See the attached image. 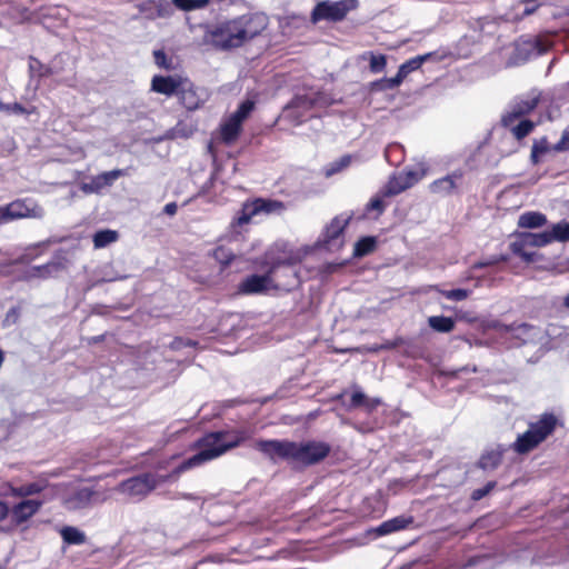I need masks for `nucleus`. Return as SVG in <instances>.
Segmentation results:
<instances>
[{
	"mask_svg": "<svg viewBox=\"0 0 569 569\" xmlns=\"http://www.w3.org/2000/svg\"><path fill=\"white\" fill-rule=\"evenodd\" d=\"M506 128L510 129L513 136L520 140L528 136L532 129L535 128V122L528 119L520 118L516 122H513L511 126H505Z\"/></svg>",
	"mask_w": 569,
	"mask_h": 569,
	"instance_id": "obj_35",
	"label": "nucleus"
},
{
	"mask_svg": "<svg viewBox=\"0 0 569 569\" xmlns=\"http://www.w3.org/2000/svg\"><path fill=\"white\" fill-rule=\"evenodd\" d=\"M253 108H254L253 101L244 100L239 104L238 109L230 116L232 118H234L236 120H239V122L242 123L249 117V114L252 112Z\"/></svg>",
	"mask_w": 569,
	"mask_h": 569,
	"instance_id": "obj_43",
	"label": "nucleus"
},
{
	"mask_svg": "<svg viewBox=\"0 0 569 569\" xmlns=\"http://www.w3.org/2000/svg\"><path fill=\"white\" fill-rule=\"evenodd\" d=\"M197 345V341L194 340H191V339H184V338H176L170 347L171 349L173 350H181L186 347H194Z\"/></svg>",
	"mask_w": 569,
	"mask_h": 569,
	"instance_id": "obj_54",
	"label": "nucleus"
},
{
	"mask_svg": "<svg viewBox=\"0 0 569 569\" xmlns=\"http://www.w3.org/2000/svg\"><path fill=\"white\" fill-rule=\"evenodd\" d=\"M212 257L214 258L216 261H218L222 267H227L229 266L236 254L234 252L229 249L228 247H224V246H219L217 248L213 249L212 251Z\"/></svg>",
	"mask_w": 569,
	"mask_h": 569,
	"instance_id": "obj_38",
	"label": "nucleus"
},
{
	"mask_svg": "<svg viewBox=\"0 0 569 569\" xmlns=\"http://www.w3.org/2000/svg\"><path fill=\"white\" fill-rule=\"evenodd\" d=\"M385 202L380 196H376L366 204L363 213L360 218L366 217L369 212L376 211L377 216H380L385 211Z\"/></svg>",
	"mask_w": 569,
	"mask_h": 569,
	"instance_id": "obj_44",
	"label": "nucleus"
},
{
	"mask_svg": "<svg viewBox=\"0 0 569 569\" xmlns=\"http://www.w3.org/2000/svg\"><path fill=\"white\" fill-rule=\"evenodd\" d=\"M552 148L550 147L547 138H541L540 140H536L531 148V162L533 164H537L540 161V157L548 151H550Z\"/></svg>",
	"mask_w": 569,
	"mask_h": 569,
	"instance_id": "obj_40",
	"label": "nucleus"
},
{
	"mask_svg": "<svg viewBox=\"0 0 569 569\" xmlns=\"http://www.w3.org/2000/svg\"><path fill=\"white\" fill-rule=\"evenodd\" d=\"M18 316H19V309L17 307H12L8 310L6 320L7 321H9V320L16 321Z\"/></svg>",
	"mask_w": 569,
	"mask_h": 569,
	"instance_id": "obj_62",
	"label": "nucleus"
},
{
	"mask_svg": "<svg viewBox=\"0 0 569 569\" xmlns=\"http://www.w3.org/2000/svg\"><path fill=\"white\" fill-rule=\"evenodd\" d=\"M276 266H272L264 274H250L246 277L239 284V291L243 295L263 293L269 290L272 284V273Z\"/></svg>",
	"mask_w": 569,
	"mask_h": 569,
	"instance_id": "obj_14",
	"label": "nucleus"
},
{
	"mask_svg": "<svg viewBox=\"0 0 569 569\" xmlns=\"http://www.w3.org/2000/svg\"><path fill=\"white\" fill-rule=\"evenodd\" d=\"M10 221L23 218L40 219L44 210L33 199H18L4 206Z\"/></svg>",
	"mask_w": 569,
	"mask_h": 569,
	"instance_id": "obj_13",
	"label": "nucleus"
},
{
	"mask_svg": "<svg viewBox=\"0 0 569 569\" xmlns=\"http://www.w3.org/2000/svg\"><path fill=\"white\" fill-rule=\"evenodd\" d=\"M496 481H488L483 487L475 489L471 493V499L475 501L481 500L496 487Z\"/></svg>",
	"mask_w": 569,
	"mask_h": 569,
	"instance_id": "obj_51",
	"label": "nucleus"
},
{
	"mask_svg": "<svg viewBox=\"0 0 569 569\" xmlns=\"http://www.w3.org/2000/svg\"><path fill=\"white\" fill-rule=\"evenodd\" d=\"M350 163H351V157L343 156L340 159L335 160L326 166L325 176L328 178L332 177V176L341 172L347 167H349Z\"/></svg>",
	"mask_w": 569,
	"mask_h": 569,
	"instance_id": "obj_41",
	"label": "nucleus"
},
{
	"mask_svg": "<svg viewBox=\"0 0 569 569\" xmlns=\"http://www.w3.org/2000/svg\"><path fill=\"white\" fill-rule=\"evenodd\" d=\"M118 239V232L110 229L99 230L93 234L94 248H104Z\"/></svg>",
	"mask_w": 569,
	"mask_h": 569,
	"instance_id": "obj_36",
	"label": "nucleus"
},
{
	"mask_svg": "<svg viewBox=\"0 0 569 569\" xmlns=\"http://www.w3.org/2000/svg\"><path fill=\"white\" fill-rule=\"evenodd\" d=\"M81 189L86 193H99V190L94 184L93 178L90 180V182L83 183Z\"/></svg>",
	"mask_w": 569,
	"mask_h": 569,
	"instance_id": "obj_57",
	"label": "nucleus"
},
{
	"mask_svg": "<svg viewBox=\"0 0 569 569\" xmlns=\"http://www.w3.org/2000/svg\"><path fill=\"white\" fill-rule=\"evenodd\" d=\"M538 7L539 4L536 2V0H526L522 16L526 17L532 14L538 9Z\"/></svg>",
	"mask_w": 569,
	"mask_h": 569,
	"instance_id": "obj_55",
	"label": "nucleus"
},
{
	"mask_svg": "<svg viewBox=\"0 0 569 569\" xmlns=\"http://www.w3.org/2000/svg\"><path fill=\"white\" fill-rule=\"evenodd\" d=\"M377 246V240L375 237L367 236L360 238L356 243L353 248V256L355 257H365L372 252Z\"/></svg>",
	"mask_w": 569,
	"mask_h": 569,
	"instance_id": "obj_34",
	"label": "nucleus"
},
{
	"mask_svg": "<svg viewBox=\"0 0 569 569\" xmlns=\"http://www.w3.org/2000/svg\"><path fill=\"white\" fill-rule=\"evenodd\" d=\"M386 64H387V60L383 54H372L371 56L369 67L373 73L381 72L386 68Z\"/></svg>",
	"mask_w": 569,
	"mask_h": 569,
	"instance_id": "obj_48",
	"label": "nucleus"
},
{
	"mask_svg": "<svg viewBox=\"0 0 569 569\" xmlns=\"http://www.w3.org/2000/svg\"><path fill=\"white\" fill-rule=\"evenodd\" d=\"M552 236L551 231H541V232H523L520 234V239L510 244L511 251L521 257V259L526 262H533L536 258L535 251H527L526 247H545L551 243Z\"/></svg>",
	"mask_w": 569,
	"mask_h": 569,
	"instance_id": "obj_11",
	"label": "nucleus"
},
{
	"mask_svg": "<svg viewBox=\"0 0 569 569\" xmlns=\"http://www.w3.org/2000/svg\"><path fill=\"white\" fill-rule=\"evenodd\" d=\"M8 222H10V219H9L7 209H6L4 206H1L0 207V224H4V223H8Z\"/></svg>",
	"mask_w": 569,
	"mask_h": 569,
	"instance_id": "obj_63",
	"label": "nucleus"
},
{
	"mask_svg": "<svg viewBox=\"0 0 569 569\" xmlns=\"http://www.w3.org/2000/svg\"><path fill=\"white\" fill-rule=\"evenodd\" d=\"M538 97H527L515 100L502 116V126H511L513 122L531 112L538 104Z\"/></svg>",
	"mask_w": 569,
	"mask_h": 569,
	"instance_id": "obj_16",
	"label": "nucleus"
},
{
	"mask_svg": "<svg viewBox=\"0 0 569 569\" xmlns=\"http://www.w3.org/2000/svg\"><path fill=\"white\" fill-rule=\"evenodd\" d=\"M288 109L310 110L313 108L312 93L296 94L287 104Z\"/></svg>",
	"mask_w": 569,
	"mask_h": 569,
	"instance_id": "obj_37",
	"label": "nucleus"
},
{
	"mask_svg": "<svg viewBox=\"0 0 569 569\" xmlns=\"http://www.w3.org/2000/svg\"><path fill=\"white\" fill-rule=\"evenodd\" d=\"M412 187V180L400 176H393L390 178L388 183L385 186L382 193L383 196L391 197L401 193L406 189Z\"/></svg>",
	"mask_w": 569,
	"mask_h": 569,
	"instance_id": "obj_28",
	"label": "nucleus"
},
{
	"mask_svg": "<svg viewBox=\"0 0 569 569\" xmlns=\"http://www.w3.org/2000/svg\"><path fill=\"white\" fill-rule=\"evenodd\" d=\"M466 567L478 569H491L493 567V559L488 553L477 555L469 558Z\"/></svg>",
	"mask_w": 569,
	"mask_h": 569,
	"instance_id": "obj_42",
	"label": "nucleus"
},
{
	"mask_svg": "<svg viewBox=\"0 0 569 569\" xmlns=\"http://www.w3.org/2000/svg\"><path fill=\"white\" fill-rule=\"evenodd\" d=\"M552 150L557 152L569 150V128L562 132L560 140L552 147Z\"/></svg>",
	"mask_w": 569,
	"mask_h": 569,
	"instance_id": "obj_53",
	"label": "nucleus"
},
{
	"mask_svg": "<svg viewBox=\"0 0 569 569\" xmlns=\"http://www.w3.org/2000/svg\"><path fill=\"white\" fill-rule=\"evenodd\" d=\"M358 0H322L318 2L311 12V21L317 23L319 21H341L346 16L357 9Z\"/></svg>",
	"mask_w": 569,
	"mask_h": 569,
	"instance_id": "obj_6",
	"label": "nucleus"
},
{
	"mask_svg": "<svg viewBox=\"0 0 569 569\" xmlns=\"http://www.w3.org/2000/svg\"><path fill=\"white\" fill-rule=\"evenodd\" d=\"M507 449L503 445H497L495 448L487 449L479 458L478 467L483 471L495 470L500 465Z\"/></svg>",
	"mask_w": 569,
	"mask_h": 569,
	"instance_id": "obj_23",
	"label": "nucleus"
},
{
	"mask_svg": "<svg viewBox=\"0 0 569 569\" xmlns=\"http://www.w3.org/2000/svg\"><path fill=\"white\" fill-rule=\"evenodd\" d=\"M253 449L272 463L286 461L292 463V440L289 439H257Z\"/></svg>",
	"mask_w": 569,
	"mask_h": 569,
	"instance_id": "obj_7",
	"label": "nucleus"
},
{
	"mask_svg": "<svg viewBox=\"0 0 569 569\" xmlns=\"http://www.w3.org/2000/svg\"><path fill=\"white\" fill-rule=\"evenodd\" d=\"M242 128V123L239 120H236L231 116H229L220 127V136L221 140L226 143H231L234 141Z\"/></svg>",
	"mask_w": 569,
	"mask_h": 569,
	"instance_id": "obj_27",
	"label": "nucleus"
},
{
	"mask_svg": "<svg viewBox=\"0 0 569 569\" xmlns=\"http://www.w3.org/2000/svg\"><path fill=\"white\" fill-rule=\"evenodd\" d=\"M429 327L440 333H449L455 329L456 321L451 317L431 316L428 318Z\"/></svg>",
	"mask_w": 569,
	"mask_h": 569,
	"instance_id": "obj_30",
	"label": "nucleus"
},
{
	"mask_svg": "<svg viewBox=\"0 0 569 569\" xmlns=\"http://www.w3.org/2000/svg\"><path fill=\"white\" fill-rule=\"evenodd\" d=\"M47 487V482L44 481H34L30 483L22 485L20 487H13L9 483L4 486L3 495L12 496V497H30L38 495L44 490Z\"/></svg>",
	"mask_w": 569,
	"mask_h": 569,
	"instance_id": "obj_26",
	"label": "nucleus"
},
{
	"mask_svg": "<svg viewBox=\"0 0 569 569\" xmlns=\"http://www.w3.org/2000/svg\"><path fill=\"white\" fill-rule=\"evenodd\" d=\"M533 327L529 323L521 322V323H510V325H502L501 330L505 332L516 333L518 331L522 333L529 332Z\"/></svg>",
	"mask_w": 569,
	"mask_h": 569,
	"instance_id": "obj_50",
	"label": "nucleus"
},
{
	"mask_svg": "<svg viewBox=\"0 0 569 569\" xmlns=\"http://www.w3.org/2000/svg\"><path fill=\"white\" fill-rule=\"evenodd\" d=\"M413 522L411 516H398L392 519L386 520L375 528L377 536L382 537L402 529L408 528Z\"/></svg>",
	"mask_w": 569,
	"mask_h": 569,
	"instance_id": "obj_25",
	"label": "nucleus"
},
{
	"mask_svg": "<svg viewBox=\"0 0 569 569\" xmlns=\"http://www.w3.org/2000/svg\"><path fill=\"white\" fill-rule=\"evenodd\" d=\"M178 206L176 202H169L163 207V213L168 216H174L177 213Z\"/></svg>",
	"mask_w": 569,
	"mask_h": 569,
	"instance_id": "obj_59",
	"label": "nucleus"
},
{
	"mask_svg": "<svg viewBox=\"0 0 569 569\" xmlns=\"http://www.w3.org/2000/svg\"><path fill=\"white\" fill-rule=\"evenodd\" d=\"M107 497L92 487L77 486L63 496V506L68 510H82L92 507L96 501L103 502Z\"/></svg>",
	"mask_w": 569,
	"mask_h": 569,
	"instance_id": "obj_10",
	"label": "nucleus"
},
{
	"mask_svg": "<svg viewBox=\"0 0 569 569\" xmlns=\"http://www.w3.org/2000/svg\"><path fill=\"white\" fill-rule=\"evenodd\" d=\"M352 214L342 213L335 217L317 240V246L328 251H337L343 246V231Z\"/></svg>",
	"mask_w": 569,
	"mask_h": 569,
	"instance_id": "obj_8",
	"label": "nucleus"
},
{
	"mask_svg": "<svg viewBox=\"0 0 569 569\" xmlns=\"http://www.w3.org/2000/svg\"><path fill=\"white\" fill-rule=\"evenodd\" d=\"M406 78V76L403 73H401L400 70H398L397 74L395 77H392V84L396 86V88L398 86L401 84V82L403 81V79Z\"/></svg>",
	"mask_w": 569,
	"mask_h": 569,
	"instance_id": "obj_64",
	"label": "nucleus"
},
{
	"mask_svg": "<svg viewBox=\"0 0 569 569\" xmlns=\"http://www.w3.org/2000/svg\"><path fill=\"white\" fill-rule=\"evenodd\" d=\"M284 206L281 201L272 199L258 198L250 203L242 207L240 214L237 218V223L242 226L248 223L253 217L260 213H273L283 210Z\"/></svg>",
	"mask_w": 569,
	"mask_h": 569,
	"instance_id": "obj_12",
	"label": "nucleus"
},
{
	"mask_svg": "<svg viewBox=\"0 0 569 569\" xmlns=\"http://www.w3.org/2000/svg\"><path fill=\"white\" fill-rule=\"evenodd\" d=\"M182 81L172 76L157 74L151 80V90L164 96L177 94Z\"/></svg>",
	"mask_w": 569,
	"mask_h": 569,
	"instance_id": "obj_22",
	"label": "nucleus"
},
{
	"mask_svg": "<svg viewBox=\"0 0 569 569\" xmlns=\"http://www.w3.org/2000/svg\"><path fill=\"white\" fill-rule=\"evenodd\" d=\"M331 452V446L321 440H292V463L310 467L323 461Z\"/></svg>",
	"mask_w": 569,
	"mask_h": 569,
	"instance_id": "obj_5",
	"label": "nucleus"
},
{
	"mask_svg": "<svg viewBox=\"0 0 569 569\" xmlns=\"http://www.w3.org/2000/svg\"><path fill=\"white\" fill-rule=\"evenodd\" d=\"M547 223L546 214L539 211H527L519 217L518 226L523 229H536Z\"/></svg>",
	"mask_w": 569,
	"mask_h": 569,
	"instance_id": "obj_29",
	"label": "nucleus"
},
{
	"mask_svg": "<svg viewBox=\"0 0 569 569\" xmlns=\"http://www.w3.org/2000/svg\"><path fill=\"white\" fill-rule=\"evenodd\" d=\"M29 81L27 84V90L32 91L33 93L39 89L40 82L43 78L52 76L54 73L53 68L47 64H43L39 59L33 56L29 57Z\"/></svg>",
	"mask_w": 569,
	"mask_h": 569,
	"instance_id": "obj_17",
	"label": "nucleus"
},
{
	"mask_svg": "<svg viewBox=\"0 0 569 569\" xmlns=\"http://www.w3.org/2000/svg\"><path fill=\"white\" fill-rule=\"evenodd\" d=\"M268 26L264 13H247L223 20L208 28L204 34L207 43L218 50L228 51L240 48L259 36Z\"/></svg>",
	"mask_w": 569,
	"mask_h": 569,
	"instance_id": "obj_1",
	"label": "nucleus"
},
{
	"mask_svg": "<svg viewBox=\"0 0 569 569\" xmlns=\"http://www.w3.org/2000/svg\"><path fill=\"white\" fill-rule=\"evenodd\" d=\"M441 293L448 300L462 301L470 296L471 291L463 288H457L451 290H443Z\"/></svg>",
	"mask_w": 569,
	"mask_h": 569,
	"instance_id": "obj_45",
	"label": "nucleus"
},
{
	"mask_svg": "<svg viewBox=\"0 0 569 569\" xmlns=\"http://www.w3.org/2000/svg\"><path fill=\"white\" fill-rule=\"evenodd\" d=\"M477 371H478V369H477L476 366H472V367L471 366H465V367H461V368H459L457 370L451 371V376L458 377L462 372H477Z\"/></svg>",
	"mask_w": 569,
	"mask_h": 569,
	"instance_id": "obj_58",
	"label": "nucleus"
},
{
	"mask_svg": "<svg viewBox=\"0 0 569 569\" xmlns=\"http://www.w3.org/2000/svg\"><path fill=\"white\" fill-rule=\"evenodd\" d=\"M0 111L6 112V113H13V114L27 113L26 108L19 102L6 103V102L0 101Z\"/></svg>",
	"mask_w": 569,
	"mask_h": 569,
	"instance_id": "obj_49",
	"label": "nucleus"
},
{
	"mask_svg": "<svg viewBox=\"0 0 569 569\" xmlns=\"http://www.w3.org/2000/svg\"><path fill=\"white\" fill-rule=\"evenodd\" d=\"M375 84L382 90H391L396 88V86L392 84L391 78L382 79L380 81H377Z\"/></svg>",
	"mask_w": 569,
	"mask_h": 569,
	"instance_id": "obj_56",
	"label": "nucleus"
},
{
	"mask_svg": "<svg viewBox=\"0 0 569 569\" xmlns=\"http://www.w3.org/2000/svg\"><path fill=\"white\" fill-rule=\"evenodd\" d=\"M550 231L553 241H569V221L562 220L552 224Z\"/></svg>",
	"mask_w": 569,
	"mask_h": 569,
	"instance_id": "obj_39",
	"label": "nucleus"
},
{
	"mask_svg": "<svg viewBox=\"0 0 569 569\" xmlns=\"http://www.w3.org/2000/svg\"><path fill=\"white\" fill-rule=\"evenodd\" d=\"M159 483L160 478L157 475L146 472L121 481L116 487V491L130 498L141 499L151 492Z\"/></svg>",
	"mask_w": 569,
	"mask_h": 569,
	"instance_id": "obj_9",
	"label": "nucleus"
},
{
	"mask_svg": "<svg viewBox=\"0 0 569 569\" xmlns=\"http://www.w3.org/2000/svg\"><path fill=\"white\" fill-rule=\"evenodd\" d=\"M64 269V264L60 260H51L41 266H32L23 273V279L29 281L36 278L49 279L58 276Z\"/></svg>",
	"mask_w": 569,
	"mask_h": 569,
	"instance_id": "obj_19",
	"label": "nucleus"
},
{
	"mask_svg": "<svg viewBox=\"0 0 569 569\" xmlns=\"http://www.w3.org/2000/svg\"><path fill=\"white\" fill-rule=\"evenodd\" d=\"M249 438L250 432L246 429L208 432L194 441L193 448L196 449V452L184 459L174 471L180 473L209 462L222 456L227 451L239 447Z\"/></svg>",
	"mask_w": 569,
	"mask_h": 569,
	"instance_id": "obj_2",
	"label": "nucleus"
},
{
	"mask_svg": "<svg viewBox=\"0 0 569 569\" xmlns=\"http://www.w3.org/2000/svg\"><path fill=\"white\" fill-rule=\"evenodd\" d=\"M403 177L408 178V179H411L412 180V186L418 182L421 178L422 174L418 173L417 171H413V170H408L406 171L405 173H402Z\"/></svg>",
	"mask_w": 569,
	"mask_h": 569,
	"instance_id": "obj_60",
	"label": "nucleus"
},
{
	"mask_svg": "<svg viewBox=\"0 0 569 569\" xmlns=\"http://www.w3.org/2000/svg\"><path fill=\"white\" fill-rule=\"evenodd\" d=\"M556 425L557 418L553 413H543L538 421L530 423L528 430L519 435L509 448L519 455L528 453L553 432Z\"/></svg>",
	"mask_w": 569,
	"mask_h": 569,
	"instance_id": "obj_3",
	"label": "nucleus"
},
{
	"mask_svg": "<svg viewBox=\"0 0 569 569\" xmlns=\"http://www.w3.org/2000/svg\"><path fill=\"white\" fill-rule=\"evenodd\" d=\"M154 63L162 69L170 70L172 68V61L166 52L161 49L153 51Z\"/></svg>",
	"mask_w": 569,
	"mask_h": 569,
	"instance_id": "obj_47",
	"label": "nucleus"
},
{
	"mask_svg": "<svg viewBox=\"0 0 569 569\" xmlns=\"http://www.w3.org/2000/svg\"><path fill=\"white\" fill-rule=\"evenodd\" d=\"M367 403V396L361 390H355L350 399V408H358Z\"/></svg>",
	"mask_w": 569,
	"mask_h": 569,
	"instance_id": "obj_52",
	"label": "nucleus"
},
{
	"mask_svg": "<svg viewBox=\"0 0 569 569\" xmlns=\"http://www.w3.org/2000/svg\"><path fill=\"white\" fill-rule=\"evenodd\" d=\"M538 97H527L515 100L502 116V126H511L513 122L531 112L538 104Z\"/></svg>",
	"mask_w": 569,
	"mask_h": 569,
	"instance_id": "obj_15",
	"label": "nucleus"
},
{
	"mask_svg": "<svg viewBox=\"0 0 569 569\" xmlns=\"http://www.w3.org/2000/svg\"><path fill=\"white\" fill-rule=\"evenodd\" d=\"M555 37L553 34H541L536 38L517 41L513 52L507 61V66H520L530 59L548 52L555 44Z\"/></svg>",
	"mask_w": 569,
	"mask_h": 569,
	"instance_id": "obj_4",
	"label": "nucleus"
},
{
	"mask_svg": "<svg viewBox=\"0 0 569 569\" xmlns=\"http://www.w3.org/2000/svg\"><path fill=\"white\" fill-rule=\"evenodd\" d=\"M42 505L43 501L38 499L21 500L19 503L13 506L11 510L12 521L16 522L17 525L26 522L28 519H30L39 511Z\"/></svg>",
	"mask_w": 569,
	"mask_h": 569,
	"instance_id": "obj_20",
	"label": "nucleus"
},
{
	"mask_svg": "<svg viewBox=\"0 0 569 569\" xmlns=\"http://www.w3.org/2000/svg\"><path fill=\"white\" fill-rule=\"evenodd\" d=\"M122 176H124V170L114 169L111 171H104V172L93 177V181L100 192L102 189H104L107 187H111L114 183V181L118 180Z\"/></svg>",
	"mask_w": 569,
	"mask_h": 569,
	"instance_id": "obj_31",
	"label": "nucleus"
},
{
	"mask_svg": "<svg viewBox=\"0 0 569 569\" xmlns=\"http://www.w3.org/2000/svg\"><path fill=\"white\" fill-rule=\"evenodd\" d=\"M463 177L462 170H455L451 173L435 180L430 184V191L440 196H450L458 188Z\"/></svg>",
	"mask_w": 569,
	"mask_h": 569,
	"instance_id": "obj_18",
	"label": "nucleus"
},
{
	"mask_svg": "<svg viewBox=\"0 0 569 569\" xmlns=\"http://www.w3.org/2000/svg\"><path fill=\"white\" fill-rule=\"evenodd\" d=\"M312 101H313V108L315 107H321L326 108L333 103H336V100L331 98L329 94L322 91L312 92Z\"/></svg>",
	"mask_w": 569,
	"mask_h": 569,
	"instance_id": "obj_46",
	"label": "nucleus"
},
{
	"mask_svg": "<svg viewBox=\"0 0 569 569\" xmlns=\"http://www.w3.org/2000/svg\"><path fill=\"white\" fill-rule=\"evenodd\" d=\"M342 264L341 263H333L329 262L323 266V272L326 273H333L336 272Z\"/></svg>",
	"mask_w": 569,
	"mask_h": 569,
	"instance_id": "obj_61",
	"label": "nucleus"
},
{
	"mask_svg": "<svg viewBox=\"0 0 569 569\" xmlns=\"http://www.w3.org/2000/svg\"><path fill=\"white\" fill-rule=\"evenodd\" d=\"M177 96L181 104L188 110L198 109L202 102V98L199 96L197 89L188 81H182Z\"/></svg>",
	"mask_w": 569,
	"mask_h": 569,
	"instance_id": "obj_24",
	"label": "nucleus"
},
{
	"mask_svg": "<svg viewBox=\"0 0 569 569\" xmlns=\"http://www.w3.org/2000/svg\"><path fill=\"white\" fill-rule=\"evenodd\" d=\"M435 56L433 52H428L425 54L417 56L415 58H411L403 62L399 70L401 73H403L406 77L411 73L412 71L418 70L426 61L430 60Z\"/></svg>",
	"mask_w": 569,
	"mask_h": 569,
	"instance_id": "obj_33",
	"label": "nucleus"
},
{
	"mask_svg": "<svg viewBox=\"0 0 569 569\" xmlns=\"http://www.w3.org/2000/svg\"><path fill=\"white\" fill-rule=\"evenodd\" d=\"M60 535L68 545H82L86 541L84 532L76 527L66 526L60 530Z\"/></svg>",
	"mask_w": 569,
	"mask_h": 569,
	"instance_id": "obj_32",
	"label": "nucleus"
},
{
	"mask_svg": "<svg viewBox=\"0 0 569 569\" xmlns=\"http://www.w3.org/2000/svg\"><path fill=\"white\" fill-rule=\"evenodd\" d=\"M211 0H171V2H160L158 6V13L160 17H168L172 13L171 6H174L181 11H193L206 8Z\"/></svg>",
	"mask_w": 569,
	"mask_h": 569,
	"instance_id": "obj_21",
	"label": "nucleus"
}]
</instances>
